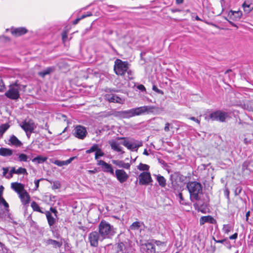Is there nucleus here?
<instances>
[{"mask_svg": "<svg viewBox=\"0 0 253 253\" xmlns=\"http://www.w3.org/2000/svg\"><path fill=\"white\" fill-rule=\"evenodd\" d=\"M17 155L18 156V161H19V162H26L29 161L28 159H29V157L25 154H17Z\"/></svg>", "mask_w": 253, "mask_h": 253, "instance_id": "31", "label": "nucleus"}, {"mask_svg": "<svg viewBox=\"0 0 253 253\" xmlns=\"http://www.w3.org/2000/svg\"><path fill=\"white\" fill-rule=\"evenodd\" d=\"M21 127L25 131L28 137H30L31 134L33 132L36 127L34 122L31 119L25 120L20 124Z\"/></svg>", "mask_w": 253, "mask_h": 253, "instance_id": "6", "label": "nucleus"}, {"mask_svg": "<svg viewBox=\"0 0 253 253\" xmlns=\"http://www.w3.org/2000/svg\"><path fill=\"white\" fill-rule=\"evenodd\" d=\"M189 119L191 120H192L194 122H196L198 124H200V121L199 120H198V119L195 118L194 117H190Z\"/></svg>", "mask_w": 253, "mask_h": 253, "instance_id": "61", "label": "nucleus"}, {"mask_svg": "<svg viewBox=\"0 0 253 253\" xmlns=\"http://www.w3.org/2000/svg\"><path fill=\"white\" fill-rule=\"evenodd\" d=\"M148 245H150V243L142 244L140 246V250L142 252L150 253V247Z\"/></svg>", "mask_w": 253, "mask_h": 253, "instance_id": "34", "label": "nucleus"}, {"mask_svg": "<svg viewBox=\"0 0 253 253\" xmlns=\"http://www.w3.org/2000/svg\"><path fill=\"white\" fill-rule=\"evenodd\" d=\"M137 169L140 170H148L149 169V166L146 164L140 163L137 166Z\"/></svg>", "mask_w": 253, "mask_h": 253, "instance_id": "38", "label": "nucleus"}, {"mask_svg": "<svg viewBox=\"0 0 253 253\" xmlns=\"http://www.w3.org/2000/svg\"><path fill=\"white\" fill-rule=\"evenodd\" d=\"M186 187L189 192L191 201H199L200 200V195L203 193L201 183L196 181L189 182Z\"/></svg>", "mask_w": 253, "mask_h": 253, "instance_id": "2", "label": "nucleus"}, {"mask_svg": "<svg viewBox=\"0 0 253 253\" xmlns=\"http://www.w3.org/2000/svg\"><path fill=\"white\" fill-rule=\"evenodd\" d=\"M114 175L117 180L122 183L126 182L128 178V175L123 169H117L114 172Z\"/></svg>", "mask_w": 253, "mask_h": 253, "instance_id": "12", "label": "nucleus"}, {"mask_svg": "<svg viewBox=\"0 0 253 253\" xmlns=\"http://www.w3.org/2000/svg\"><path fill=\"white\" fill-rule=\"evenodd\" d=\"M61 187L60 183L59 181H55L53 182L52 188L53 189H57L60 188Z\"/></svg>", "mask_w": 253, "mask_h": 253, "instance_id": "45", "label": "nucleus"}, {"mask_svg": "<svg viewBox=\"0 0 253 253\" xmlns=\"http://www.w3.org/2000/svg\"><path fill=\"white\" fill-rule=\"evenodd\" d=\"M194 206L197 207L198 211H200L203 213H205V212H206L205 207H206V205H205V204L200 205L199 204H195Z\"/></svg>", "mask_w": 253, "mask_h": 253, "instance_id": "36", "label": "nucleus"}, {"mask_svg": "<svg viewBox=\"0 0 253 253\" xmlns=\"http://www.w3.org/2000/svg\"><path fill=\"white\" fill-rule=\"evenodd\" d=\"M170 124L169 123H167L165 125V126L164 128V130L166 132H168L169 131V126Z\"/></svg>", "mask_w": 253, "mask_h": 253, "instance_id": "57", "label": "nucleus"}, {"mask_svg": "<svg viewBox=\"0 0 253 253\" xmlns=\"http://www.w3.org/2000/svg\"><path fill=\"white\" fill-rule=\"evenodd\" d=\"M112 163L118 166L119 168H124L126 169H130V165L129 163H126L123 161L121 160H112Z\"/></svg>", "mask_w": 253, "mask_h": 253, "instance_id": "20", "label": "nucleus"}, {"mask_svg": "<svg viewBox=\"0 0 253 253\" xmlns=\"http://www.w3.org/2000/svg\"><path fill=\"white\" fill-rule=\"evenodd\" d=\"M152 89L154 91H155V92H156L157 93H159V94H164V92L163 91H162V90L161 89H159L156 85H153V87H152Z\"/></svg>", "mask_w": 253, "mask_h": 253, "instance_id": "47", "label": "nucleus"}, {"mask_svg": "<svg viewBox=\"0 0 253 253\" xmlns=\"http://www.w3.org/2000/svg\"><path fill=\"white\" fill-rule=\"evenodd\" d=\"M137 88L142 91H145L146 90V88L145 87V86L143 85V84H139L137 86Z\"/></svg>", "mask_w": 253, "mask_h": 253, "instance_id": "56", "label": "nucleus"}, {"mask_svg": "<svg viewBox=\"0 0 253 253\" xmlns=\"http://www.w3.org/2000/svg\"><path fill=\"white\" fill-rule=\"evenodd\" d=\"M122 144L127 147V149L131 150H137L138 148L142 146L141 142H130L126 140L124 141Z\"/></svg>", "mask_w": 253, "mask_h": 253, "instance_id": "13", "label": "nucleus"}, {"mask_svg": "<svg viewBox=\"0 0 253 253\" xmlns=\"http://www.w3.org/2000/svg\"><path fill=\"white\" fill-rule=\"evenodd\" d=\"M224 195L225 196H226V197L227 198V199L229 200H230V198H229V193H230V192H229V190L228 189V188L226 187L224 190Z\"/></svg>", "mask_w": 253, "mask_h": 253, "instance_id": "52", "label": "nucleus"}, {"mask_svg": "<svg viewBox=\"0 0 253 253\" xmlns=\"http://www.w3.org/2000/svg\"><path fill=\"white\" fill-rule=\"evenodd\" d=\"M44 213L46 215V218L47 220V222H48V223L49 226L50 227L52 226L55 223V222H56L55 218L53 216H52L51 213L49 211H46L44 212Z\"/></svg>", "mask_w": 253, "mask_h": 253, "instance_id": "23", "label": "nucleus"}, {"mask_svg": "<svg viewBox=\"0 0 253 253\" xmlns=\"http://www.w3.org/2000/svg\"><path fill=\"white\" fill-rule=\"evenodd\" d=\"M215 222V219L211 215L202 216L200 219V225H203L206 222L214 223Z\"/></svg>", "mask_w": 253, "mask_h": 253, "instance_id": "19", "label": "nucleus"}, {"mask_svg": "<svg viewBox=\"0 0 253 253\" xmlns=\"http://www.w3.org/2000/svg\"><path fill=\"white\" fill-rule=\"evenodd\" d=\"M105 99L109 102L118 103H122V99L118 96L114 94H106L105 95Z\"/></svg>", "mask_w": 253, "mask_h": 253, "instance_id": "16", "label": "nucleus"}, {"mask_svg": "<svg viewBox=\"0 0 253 253\" xmlns=\"http://www.w3.org/2000/svg\"><path fill=\"white\" fill-rule=\"evenodd\" d=\"M126 73L127 74V77L128 79H132L133 78L132 72L129 68H128L127 71H126Z\"/></svg>", "mask_w": 253, "mask_h": 253, "instance_id": "51", "label": "nucleus"}, {"mask_svg": "<svg viewBox=\"0 0 253 253\" xmlns=\"http://www.w3.org/2000/svg\"><path fill=\"white\" fill-rule=\"evenodd\" d=\"M46 244L48 245H52L53 247L54 248H60L62 247L63 243L62 242V238H61L60 241H57L53 239H49L46 240Z\"/></svg>", "mask_w": 253, "mask_h": 253, "instance_id": "18", "label": "nucleus"}, {"mask_svg": "<svg viewBox=\"0 0 253 253\" xmlns=\"http://www.w3.org/2000/svg\"><path fill=\"white\" fill-rule=\"evenodd\" d=\"M229 117L227 112L218 110L210 114L209 117L212 121H218L224 122L227 118Z\"/></svg>", "mask_w": 253, "mask_h": 253, "instance_id": "7", "label": "nucleus"}, {"mask_svg": "<svg viewBox=\"0 0 253 253\" xmlns=\"http://www.w3.org/2000/svg\"><path fill=\"white\" fill-rule=\"evenodd\" d=\"M43 179V178H41L40 179H38V180H35V190H37L39 187V182L41 180H42Z\"/></svg>", "mask_w": 253, "mask_h": 253, "instance_id": "53", "label": "nucleus"}, {"mask_svg": "<svg viewBox=\"0 0 253 253\" xmlns=\"http://www.w3.org/2000/svg\"><path fill=\"white\" fill-rule=\"evenodd\" d=\"M16 174H27L28 173L26 169L20 167L19 168L17 169H16Z\"/></svg>", "mask_w": 253, "mask_h": 253, "instance_id": "43", "label": "nucleus"}, {"mask_svg": "<svg viewBox=\"0 0 253 253\" xmlns=\"http://www.w3.org/2000/svg\"><path fill=\"white\" fill-rule=\"evenodd\" d=\"M78 228L83 230V231H86L87 230V228L83 226H78Z\"/></svg>", "mask_w": 253, "mask_h": 253, "instance_id": "64", "label": "nucleus"}, {"mask_svg": "<svg viewBox=\"0 0 253 253\" xmlns=\"http://www.w3.org/2000/svg\"><path fill=\"white\" fill-rule=\"evenodd\" d=\"M27 32V30L25 28L20 27L12 29L11 34L16 37H18L26 34Z\"/></svg>", "mask_w": 253, "mask_h": 253, "instance_id": "17", "label": "nucleus"}, {"mask_svg": "<svg viewBox=\"0 0 253 253\" xmlns=\"http://www.w3.org/2000/svg\"><path fill=\"white\" fill-rule=\"evenodd\" d=\"M99 149L98 144H94L88 150L86 151V154H89L93 152H96Z\"/></svg>", "mask_w": 253, "mask_h": 253, "instance_id": "35", "label": "nucleus"}, {"mask_svg": "<svg viewBox=\"0 0 253 253\" xmlns=\"http://www.w3.org/2000/svg\"><path fill=\"white\" fill-rule=\"evenodd\" d=\"M140 227V222L139 221H135L132 223L130 226V229L132 230H138Z\"/></svg>", "mask_w": 253, "mask_h": 253, "instance_id": "37", "label": "nucleus"}, {"mask_svg": "<svg viewBox=\"0 0 253 253\" xmlns=\"http://www.w3.org/2000/svg\"><path fill=\"white\" fill-rule=\"evenodd\" d=\"M55 70L54 67H48L45 69L40 72L38 74L42 78H44L45 76L50 74L53 73Z\"/></svg>", "mask_w": 253, "mask_h": 253, "instance_id": "21", "label": "nucleus"}, {"mask_svg": "<svg viewBox=\"0 0 253 253\" xmlns=\"http://www.w3.org/2000/svg\"><path fill=\"white\" fill-rule=\"evenodd\" d=\"M155 109V107L153 106H143L127 110L113 111L107 112L104 116L106 117L113 116L120 119H129L136 116L152 113Z\"/></svg>", "mask_w": 253, "mask_h": 253, "instance_id": "1", "label": "nucleus"}, {"mask_svg": "<svg viewBox=\"0 0 253 253\" xmlns=\"http://www.w3.org/2000/svg\"><path fill=\"white\" fill-rule=\"evenodd\" d=\"M148 247H150V253H155L156 252L155 246L152 241L151 242H150V245H148Z\"/></svg>", "mask_w": 253, "mask_h": 253, "instance_id": "44", "label": "nucleus"}, {"mask_svg": "<svg viewBox=\"0 0 253 253\" xmlns=\"http://www.w3.org/2000/svg\"><path fill=\"white\" fill-rule=\"evenodd\" d=\"M129 64L127 61H123L121 59H117L115 60L114 70L115 73L118 76H125L126 71L129 68Z\"/></svg>", "mask_w": 253, "mask_h": 253, "instance_id": "5", "label": "nucleus"}, {"mask_svg": "<svg viewBox=\"0 0 253 253\" xmlns=\"http://www.w3.org/2000/svg\"><path fill=\"white\" fill-rule=\"evenodd\" d=\"M22 85L16 81L8 86V90L5 92V96L11 100H17L20 97V91L21 89Z\"/></svg>", "mask_w": 253, "mask_h": 253, "instance_id": "4", "label": "nucleus"}, {"mask_svg": "<svg viewBox=\"0 0 253 253\" xmlns=\"http://www.w3.org/2000/svg\"><path fill=\"white\" fill-rule=\"evenodd\" d=\"M247 109L249 111H253V101H249L247 103Z\"/></svg>", "mask_w": 253, "mask_h": 253, "instance_id": "46", "label": "nucleus"}, {"mask_svg": "<svg viewBox=\"0 0 253 253\" xmlns=\"http://www.w3.org/2000/svg\"><path fill=\"white\" fill-rule=\"evenodd\" d=\"M74 135L80 139H84L87 134L86 128L83 126L79 125L74 128Z\"/></svg>", "mask_w": 253, "mask_h": 253, "instance_id": "9", "label": "nucleus"}, {"mask_svg": "<svg viewBox=\"0 0 253 253\" xmlns=\"http://www.w3.org/2000/svg\"><path fill=\"white\" fill-rule=\"evenodd\" d=\"M2 204L4 207L5 210L6 211H8V208L9 205L6 202V201L4 199L3 197L0 198V204Z\"/></svg>", "mask_w": 253, "mask_h": 253, "instance_id": "39", "label": "nucleus"}, {"mask_svg": "<svg viewBox=\"0 0 253 253\" xmlns=\"http://www.w3.org/2000/svg\"><path fill=\"white\" fill-rule=\"evenodd\" d=\"M75 158L76 157H71L66 161L56 160L54 162V164L59 167H62L64 165H68L71 163V162L75 159Z\"/></svg>", "mask_w": 253, "mask_h": 253, "instance_id": "24", "label": "nucleus"}, {"mask_svg": "<svg viewBox=\"0 0 253 253\" xmlns=\"http://www.w3.org/2000/svg\"><path fill=\"white\" fill-rule=\"evenodd\" d=\"M229 15L230 18L235 20H238L240 19L242 15V12L241 11H233L230 10Z\"/></svg>", "mask_w": 253, "mask_h": 253, "instance_id": "22", "label": "nucleus"}, {"mask_svg": "<svg viewBox=\"0 0 253 253\" xmlns=\"http://www.w3.org/2000/svg\"><path fill=\"white\" fill-rule=\"evenodd\" d=\"M13 154V151L11 149L1 147L0 148V155L3 157L10 156Z\"/></svg>", "mask_w": 253, "mask_h": 253, "instance_id": "25", "label": "nucleus"}, {"mask_svg": "<svg viewBox=\"0 0 253 253\" xmlns=\"http://www.w3.org/2000/svg\"><path fill=\"white\" fill-rule=\"evenodd\" d=\"M13 173L16 174V169L14 167H12L10 171V176H6V177L8 179L12 177Z\"/></svg>", "mask_w": 253, "mask_h": 253, "instance_id": "50", "label": "nucleus"}, {"mask_svg": "<svg viewBox=\"0 0 253 253\" xmlns=\"http://www.w3.org/2000/svg\"><path fill=\"white\" fill-rule=\"evenodd\" d=\"M178 197L179 198L180 202L183 204L184 200L182 194L181 193H179L178 194Z\"/></svg>", "mask_w": 253, "mask_h": 253, "instance_id": "58", "label": "nucleus"}, {"mask_svg": "<svg viewBox=\"0 0 253 253\" xmlns=\"http://www.w3.org/2000/svg\"><path fill=\"white\" fill-rule=\"evenodd\" d=\"M232 228V226L229 224H224L223 227V231L226 233L228 234Z\"/></svg>", "mask_w": 253, "mask_h": 253, "instance_id": "41", "label": "nucleus"}, {"mask_svg": "<svg viewBox=\"0 0 253 253\" xmlns=\"http://www.w3.org/2000/svg\"><path fill=\"white\" fill-rule=\"evenodd\" d=\"M157 180L159 185L162 187H165L166 186V179L161 175H157Z\"/></svg>", "mask_w": 253, "mask_h": 253, "instance_id": "29", "label": "nucleus"}, {"mask_svg": "<svg viewBox=\"0 0 253 253\" xmlns=\"http://www.w3.org/2000/svg\"><path fill=\"white\" fill-rule=\"evenodd\" d=\"M101 236L99 232L97 231H92L88 235V241L90 246L92 247H97L98 246L99 241H102Z\"/></svg>", "mask_w": 253, "mask_h": 253, "instance_id": "8", "label": "nucleus"}, {"mask_svg": "<svg viewBox=\"0 0 253 253\" xmlns=\"http://www.w3.org/2000/svg\"><path fill=\"white\" fill-rule=\"evenodd\" d=\"M9 125L8 124H5L2 125L0 126V133L2 135L5 131L8 128Z\"/></svg>", "mask_w": 253, "mask_h": 253, "instance_id": "40", "label": "nucleus"}, {"mask_svg": "<svg viewBox=\"0 0 253 253\" xmlns=\"http://www.w3.org/2000/svg\"><path fill=\"white\" fill-rule=\"evenodd\" d=\"M50 211L54 214L55 216H57V211L55 209L51 207L50 208Z\"/></svg>", "mask_w": 253, "mask_h": 253, "instance_id": "60", "label": "nucleus"}, {"mask_svg": "<svg viewBox=\"0 0 253 253\" xmlns=\"http://www.w3.org/2000/svg\"><path fill=\"white\" fill-rule=\"evenodd\" d=\"M21 201L24 205L29 204L30 201V196L28 193L24 190L23 192L19 195Z\"/></svg>", "mask_w": 253, "mask_h": 253, "instance_id": "15", "label": "nucleus"}, {"mask_svg": "<svg viewBox=\"0 0 253 253\" xmlns=\"http://www.w3.org/2000/svg\"><path fill=\"white\" fill-rule=\"evenodd\" d=\"M112 149L113 150L120 152L122 151V148L120 146L119 144L114 140H112L109 142Z\"/></svg>", "mask_w": 253, "mask_h": 253, "instance_id": "28", "label": "nucleus"}, {"mask_svg": "<svg viewBox=\"0 0 253 253\" xmlns=\"http://www.w3.org/2000/svg\"><path fill=\"white\" fill-rule=\"evenodd\" d=\"M97 165L101 167L102 169L104 172L114 175V171L111 165L107 163L103 160L98 161Z\"/></svg>", "mask_w": 253, "mask_h": 253, "instance_id": "11", "label": "nucleus"}, {"mask_svg": "<svg viewBox=\"0 0 253 253\" xmlns=\"http://www.w3.org/2000/svg\"><path fill=\"white\" fill-rule=\"evenodd\" d=\"M242 190V188L241 186L237 187L234 190L235 195V196L239 195L241 193Z\"/></svg>", "mask_w": 253, "mask_h": 253, "instance_id": "48", "label": "nucleus"}, {"mask_svg": "<svg viewBox=\"0 0 253 253\" xmlns=\"http://www.w3.org/2000/svg\"><path fill=\"white\" fill-rule=\"evenodd\" d=\"M242 7H243L244 11L246 13H249L253 10V5H250V4H247L245 1L243 3Z\"/></svg>", "mask_w": 253, "mask_h": 253, "instance_id": "32", "label": "nucleus"}, {"mask_svg": "<svg viewBox=\"0 0 253 253\" xmlns=\"http://www.w3.org/2000/svg\"><path fill=\"white\" fill-rule=\"evenodd\" d=\"M11 145L20 147L22 145V142L14 135L10 136L9 140Z\"/></svg>", "mask_w": 253, "mask_h": 253, "instance_id": "27", "label": "nucleus"}, {"mask_svg": "<svg viewBox=\"0 0 253 253\" xmlns=\"http://www.w3.org/2000/svg\"><path fill=\"white\" fill-rule=\"evenodd\" d=\"M215 242L216 243H226L228 244L229 243L228 241L226 239H224L222 240H215Z\"/></svg>", "mask_w": 253, "mask_h": 253, "instance_id": "55", "label": "nucleus"}, {"mask_svg": "<svg viewBox=\"0 0 253 253\" xmlns=\"http://www.w3.org/2000/svg\"><path fill=\"white\" fill-rule=\"evenodd\" d=\"M152 241L154 243L155 245H156L158 247H160L164 244V242H162L159 240H156L153 239V240H152Z\"/></svg>", "mask_w": 253, "mask_h": 253, "instance_id": "49", "label": "nucleus"}, {"mask_svg": "<svg viewBox=\"0 0 253 253\" xmlns=\"http://www.w3.org/2000/svg\"><path fill=\"white\" fill-rule=\"evenodd\" d=\"M237 237H238V233H235L233 235H232V236H230L229 237V239L230 240L236 239H237Z\"/></svg>", "mask_w": 253, "mask_h": 253, "instance_id": "62", "label": "nucleus"}, {"mask_svg": "<svg viewBox=\"0 0 253 253\" xmlns=\"http://www.w3.org/2000/svg\"><path fill=\"white\" fill-rule=\"evenodd\" d=\"M116 253H126V249L125 245L122 243H118L116 245Z\"/></svg>", "mask_w": 253, "mask_h": 253, "instance_id": "26", "label": "nucleus"}, {"mask_svg": "<svg viewBox=\"0 0 253 253\" xmlns=\"http://www.w3.org/2000/svg\"><path fill=\"white\" fill-rule=\"evenodd\" d=\"M31 206L33 211L43 213L44 212L41 210L40 207L38 204L35 201H33L31 203Z\"/></svg>", "mask_w": 253, "mask_h": 253, "instance_id": "33", "label": "nucleus"}, {"mask_svg": "<svg viewBox=\"0 0 253 253\" xmlns=\"http://www.w3.org/2000/svg\"><path fill=\"white\" fill-rule=\"evenodd\" d=\"M99 233L102 239L111 238L116 233L115 228L105 220H101L99 226Z\"/></svg>", "mask_w": 253, "mask_h": 253, "instance_id": "3", "label": "nucleus"}, {"mask_svg": "<svg viewBox=\"0 0 253 253\" xmlns=\"http://www.w3.org/2000/svg\"><path fill=\"white\" fill-rule=\"evenodd\" d=\"M3 170V175L5 176L6 177V174L8 171V168H2Z\"/></svg>", "mask_w": 253, "mask_h": 253, "instance_id": "63", "label": "nucleus"}, {"mask_svg": "<svg viewBox=\"0 0 253 253\" xmlns=\"http://www.w3.org/2000/svg\"><path fill=\"white\" fill-rule=\"evenodd\" d=\"M4 88V84L2 81V80L0 77V91H2Z\"/></svg>", "mask_w": 253, "mask_h": 253, "instance_id": "54", "label": "nucleus"}, {"mask_svg": "<svg viewBox=\"0 0 253 253\" xmlns=\"http://www.w3.org/2000/svg\"><path fill=\"white\" fill-rule=\"evenodd\" d=\"M62 38L63 41L64 42L67 38V33L66 32H64L62 34Z\"/></svg>", "mask_w": 253, "mask_h": 253, "instance_id": "59", "label": "nucleus"}, {"mask_svg": "<svg viewBox=\"0 0 253 253\" xmlns=\"http://www.w3.org/2000/svg\"><path fill=\"white\" fill-rule=\"evenodd\" d=\"M11 188L17 192L18 195L20 194L22 192L26 190L24 189V186L21 183L18 182H13L11 184Z\"/></svg>", "mask_w": 253, "mask_h": 253, "instance_id": "14", "label": "nucleus"}, {"mask_svg": "<svg viewBox=\"0 0 253 253\" xmlns=\"http://www.w3.org/2000/svg\"><path fill=\"white\" fill-rule=\"evenodd\" d=\"M104 153L102 151L101 149L99 148L97 151L95 152V159L97 160L100 157L104 156Z\"/></svg>", "mask_w": 253, "mask_h": 253, "instance_id": "42", "label": "nucleus"}, {"mask_svg": "<svg viewBox=\"0 0 253 253\" xmlns=\"http://www.w3.org/2000/svg\"><path fill=\"white\" fill-rule=\"evenodd\" d=\"M47 157H44L41 155L38 156L32 159V162L37 164L43 163L47 160Z\"/></svg>", "mask_w": 253, "mask_h": 253, "instance_id": "30", "label": "nucleus"}, {"mask_svg": "<svg viewBox=\"0 0 253 253\" xmlns=\"http://www.w3.org/2000/svg\"><path fill=\"white\" fill-rule=\"evenodd\" d=\"M152 181L149 172H143L139 175V183L140 185H146Z\"/></svg>", "mask_w": 253, "mask_h": 253, "instance_id": "10", "label": "nucleus"}]
</instances>
